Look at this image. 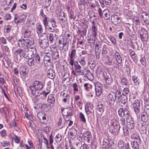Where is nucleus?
I'll return each mask as SVG.
<instances>
[{
  "instance_id": "nucleus-37",
  "label": "nucleus",
  "mask_w": 149,
  "mask_h": 149,
  "mask_svg": "<svg viewBox=\"0 0 149 149\" xmlns=\"http://www.w3.org/2000/svg\"><path fill=\"white\" fill-rule=\"evenodd\" d=\"M58 14H59L58 19L62 21H65L66 18L65 16V13L64 12H60Z\"/></svg>"
},
{
  "instance_id": "nucleus-49",
  "label": "nucleus",
  "mask_w": 149,
  "mask_h": 149,
  "mask_svg": "<svg viewBox=\"0 0 149 149\" xmlns=\"http://www.w3.org/2000/svg\"><path fill=\"white\" fill-rule=\"evenodd\" d=\"M69 17L70 19H73L74 20L75 19L76 16L74 15V12L72 10H70L68 12Z\"/></svg>"
},
{
  "instance_id": "nucleus-28",
  "label": "nucleus",
  "mask_w": 149,
  "mask_h": 149,
  "mask_svg": "<svg viewBox=\"0 0 149 149\" xmlns=\"http://www.w3.org/2000/svg\"><path fill=\"white\" fill-rule=\"evenodd\" d=\"M47 101L50 104V105L54 104L55 102V98L54 95L52 94H50L48 97Z\"/></svg>"
},
{
  "instance_id": "nucleus-14",
  "label": "nucleus",
  "mask_w": 149,
  "mask_h": 149,
  "mask_svg": "<svg viewBox=\"0 0 149 149\" xmlns=\"http://www.w3.org/2000/svg\"><path fill=\"white\" fill-rule=\"evenodd\" d=\"M52 51V58L54 60H57L59 58V55L58 50L55 47H53Z\"/></svg>"
},
{
  "instance_id": "nucleus-59",
  "label": "nucleus",
  "mask_w": 149,
  "mask_h": 149,
  "mask_svg": "<svg viewBox=\"0 0 149 149\" xmlns=\"http://www.w3.org/2000/svg\"><path fill=\"white\" fill-rule=\"evenodd\" d=\"M108 143L107 142L104 141H103L102 145V148L103 149H107L108 148Z\"/></svg>"
},
{
  "instance_id": "nucleus-42",
  "label": "nucleus",
  "mask_w": 149,
  "mask_h": 149,
  "mask_svg": "<svg viewBox=\"0 0 149 149\" xmlns=\"http://www.w3.org/2000/svg\"><path fill=\"white\" fill-rule=\"evenodd\" d=\"M17 19L19 21L20 23L24 22L26 20V17L25 15H23L20 16H17Z\"/></svg>"
},
{
  "instance_id": "nucleus-12",
  "label": "nucleus",
  "mask_w": 149,
  "mask_h": 149,
  "mask_svg": "<svg viewBox=\"0 0 149 149\" xmlns=\"http://www.w3.org/2000/svg\"><path fill=\"white\" fill-rule=\"evenodd\" d=\"M116 99V96H115V93L112 92L109 93L107 95V101L110 104H113Z\"/></svg>"
},
{
  "instance_id": "nucleus-40",
  "label": "nucleus",
  "mask_w": 149,
  "mask_h": 149,
  "mask_svg": "<svg viewBox=\"0 0 149 149\" xmlns=\"http://www.w3.org/2000/svg\"><path fill=\"white\" fill-rule=\"evenodd\" d=\"M105 80L106 82L109 84H111L112 83L113 81L111 75L105 77Z\"/></svg>"
},
{
  "instance_id": "nucleus-58",
  "label": "nucleus",
  "mask_w": 149,
  "mask_h": 149,
  "mask_svg": "<svg viewBox=\"0 0 149 149\" xmlns=\"http://www.w3.org/2000/svg\"><path fill=\"white\" fill-rule=\"evenodd\" d=\"M137 77L135 75H133L132 76V79L135 85H136L137 84H139V82L137 83Z\"/></svg>"
},
{
  "instance_id": "nucleus-63",
  "label": "nucleus",
  "mask_w": 149,
  "mask_h": 149,
  "mask_svg": "<svg viewBox=\"0 0 149 149\" xmlns=\"http://www.w3.org/2000/svg\"><path fill=\"white\" fill-rule=\"evenodd\" d=\"M120 119V124L123 126H124L125 125V118L121 117Z\"/></svg>"
},
{
  "instance_id": "nucleus-47",
  "label": "nucleus",
  "mask_w": 149,
  "mask_h": 149,
  "mask_svg": "<svg viewBox=\"0 0 149 149\" xmlns=\"http://www.w3.org/2000/svg\"><path fill=\"white\" fill-rule=\"evenodd\" d=\"M85 57H81L79 59V62L81 65L82 66H84L86 64V62L85 60Z\"/></svg>"
},
{
  "instance_id": "nucleus-1",
  "label": "nucleus",
  "mask_w": 149,
  "mask_h": 149,
  "mask_svg": "<svg viewBox=\"0 0 149 149\" xmlns=\"http://www.w3.org/2000/svg\"><path fill=\"white\" fill-rule=\"evenodd\" d=\"M43 85L40 81L35 80L33 81L32 85L29 86V88L31 91V94L36 101L39 100V97H40L41 93V90L43 88Z\"/></svg>"
},
{
  "instance_id": "nucleus-43",
  "label": "nucleus",
  "mask_w": 149,
  "mask_h": 149,
  "mask_svg": "<svg viewBox=\"0 0 149 149\" xmlns=\"http://www.w3.org/2000/svg\"><path fill=\"white\" fill-rule=\"evenodd\" d=\"M143 19L145 23L147 24H149V15L146 14L144 16H143Z\"/></svg>"
},
{
  "instance_id": "nucleus-33",
  "label": "nucleus",
  "mask_w": 149,
  "mask_h": 149,
  "mask_svg": "<svg viewBox=\"0 0 149 149\" xmlns=\"http://www.w3.org/2000/svg\"><path fill=\"white\" fill-rule=\"evenodd\" d=\"M70 135L71 136L72 138H74L77 135V131L74 129H71L69 133Z\"/></svg>"
},
{
  "instance_id": "nucleus-10",
  "label": "nucleus",
  "mask_w": 149,
  "mask_h": 149,
  "mask_svg": "<svg viewBox=\"0 0 149 149\" xmlns=\"http://www.w3.org/2000/svg\"><path fill=\"white\" fill-rule=\"evenodd\" d=\"M134 112L137 117L140 115V111L141 109V105L140 101L138 100H135L133 104Z\"/></svg>"
},
{
  "instance_id": "nucleus-5",
  "label": "nucleus",
  "mask_w": 149,
  "mask_h": 149,
  "mask_svg": "<svg viewBox=\"0 0 149 149\" xmlns=\"http://www.w3.org/2000/svg\"><path fill=\"white\" fill-rule=\"evenodd\" d=\"M61 111L62 115L65 120L66 121L69 120L70 116L72 115V111L70 107L62 108Z\"/></svg>"
},
{
  "instance_id": "nucleus-55",
  "label": "nucleus",
  "mask_w": 149,
  "mask_h": 149,
  "mask_svg": "<svg viewBox=\"0 0 149 149\" xmlns=\"http://www.w3.org/2000/svg\"><path fill=\"white\" fill-rule=\"evenodd\" d=\"M120 83L122 85H127L128 82L125 78H122L121 79Z\"/></svg>"
},
{
  "instance_id": "nucleus-60",
  "label": "nucleus",
  "mask_w": 149,
  "mask_h": 149,
  "mask_svg": "<svg viewBox=\"0 0 149 149\" xmlns=\"http://www.w3.org/2000/svg\"><path fill=\"white\" fill-rule=\"evenodd\" d=\"M49 21L53 27L54 28L56 26V23L54 19L53 18H52L49 19Z\"/></svg>"
},
{
  "instance_id": "nucleus-45",
  "label": "nucleus",
  "mask_w": 149,
  "mask_h": 149,
  "mask_svg": "<svg viewBox=\"0 0 149 149\" xmlns=\"http://www.w3.org/2000/svg\"><path fill=\"white\" fill-rule=\"evenodd\" d=\"M108 37L113 45H116V42L114 37L111 35L108 36Z\"/></svg>"
},
{
  "instance_id": "nucleus-30",
  "label": "nucleus",
  "mask_w": 149,
  "mask_h": 149,
  "mask_svg": "<svg viewBox=\"0 0 149 149\" xmlns=\"http://www.w3.org/2000/svg\"><path fill=\"white\" fill-rule=\"evenodd\" d=\"M33 33L29 30L25 31L24 34V37L27 38L31 37L33 35Z\"/></svg>"
},
{
  "instance_id": "nucleus-31",
  "label": "nucleus",
  "mask_w": 149,
  "mask_h": 149,
  "mask_svg": "<svg viewBox=\"0 0 149 149\" xmlns=\"http://www.w3.org/2000/svg\"><path fill=\"white\" fill-rule=\"evenodd\" d=\"M138 141H133L131 142V146L133 149H139V146L138 144Z\"/></svg>"
},
{
  "instance_id": "nucleus-39",
  "label": "nucleus",
  "mask_w": 149,
  "mask_h": 149,
  "mask_svg": "<svg viewBox=\"0 0 149 149\" xmlns=\"http://www.w3.org/2000/svg\"><path fill=\"white\" fill-rule=\"evenodd\" d=\"M36 29L38 34H41L42 33L43 29L41 24H38L37 25Z\"/></svg>"
},
{
  "instance_id": "nucleus-62",
  "label": "nucleus",
  "mask_w": 149,
  "mask_h": 149,
  "mask_svg": "<svg viewBox=\"0 0 149 149\" xmlns=\"http://www.w3.org/2000/svg\"><path fill=\"white\" fill-rule=\"evenodd\" d=\"M145 113L149 116V105H146L144 107Z\"/></svg>"
},
{
  "instance_id": "nucleus-23",
  "label": "nucleus",
  "mask_w": 149,
  "mask_h": 149,
  "mask_svg": "<svg viewBox=\"0 0 149 149\" xmlns=\"http://www.w3.org/2000/svg\"><path fill=\"white\" fill-rule=\"evenodd\" d=\"M138 127L141 133L144 134L146 132V130L145 127L143 125V124L139 123L138 124Z\"/></svg>"
},
{
  "instance_id": "nucleus-54",
  "label": "nucleus",
  "mask_w": 149,
  "mask_h": 149,
  "mask_svg": "<svg viewBox=\"0 0 149 149\" xmlns=\"http://www.w3.org/2000/svg\"><path fill=\"white\" fill-rule=\"evenodd\" d=\"M11 26L10 25H6L4 26V30L6 33H8L11 31Z\"/></svg>"
},
{
  "instance_id": "nucleus-61",
  "label": "nucleus",
  "mask_w": 149,
  "mask_h": 149,
  "mask_svg": "<svg viewBox=\"0 0 149 149\" xmlns=\"http://www.w3.org/2000/svg\"><path fill=\"white\" fill-rule=\"evenodd\" d=\"M51 56H45L44 58V61L50 63L51 61Z\"/></svg>"
},
{
  "instance_id": "nucleus-22",
  "label": "nucleus",
  "mask_w": 149,
  "mask_h": 149,
  "mask_svg": "<svg viewBox=\"0 0 149 149\" xmlns=\"http://www.w3.org/2000/svg\"><path fill=\"white\" fill-rule=\"evenodd\" d=\"M104 105L101 103H99L97 106V110L99 113L102 114L104 112Z\"/></svg>"
},
{
  "instance_id": "nucleus-20",
  "label": "nucleus",
  "mask_w": 149,
  "mask_h": 149,
  "mask_svg": "<svg viewBox=\"0 0 149 149\" xmlns=\"http://www.w3.org/2000/svg\"><path fill=\"white\" fill-rule=\"evenodd\" d=\"M131 139L135 140L134 141H140V138L139 134L135 131H134L132 132L131 135Z\"/></svg>"
},
{
  "instance_id": "nucleus-6",
  "label": "nucleus",
  "mask_w": 149,
  "mask_h": 149,
  "mask_svg": "<svg viewBox=\"0 0 149 149\" xmlns=\"http://www.w3.org/2000/svg\"><path fill=\"white\" fill-rule=\"evenodd\" d=\"M58 46L60 50L63 49L65 51L67 50L69 47V41L63 38H60L59 39Z\"/></svg>"
},
{
  "instance_id": "nucleus-21",
  "label": "nucleus",
  "mask_w": 149,
  "mask_h": 149,
  "mask_svg": "<svg viewBox=\"0 0 149 149\" xmlns=\"http://www.w3.org/2000/svg\"><path fill=\"white\" fill-rule=\"evenodd\" d=\"M106 20H109L110 18V13L108 10L106 9L104 10L102 12V17Z\"/></svg>"
},
{
  "instance_id": "nucleus-51",
  "label": "nucleus",
  "mask_w": 149,
  "mask_h": 149,
  "mask_svg": "<svg viewBox=\"0 0 149 149\" xmlns=\"http://www.w3.org/2000/svg\"><path fill=\"white\" fill-rule=\"evenodd\" d=\"M80 68H82L81 67L77 61H76L74 64V70L75 72H76L77 70Z\"/></svg>"
},
{
  "instance_id": "nucleus-24",
  "label": "nucleus",
  "mask_w": 149,
  "mask_h": 149,
  "mask_svg": "<svg viewBox=\"0 0 149 149\" xmlns=\"http://www.w3.org/2000/svg\"><path fill=\"white\" fill-rule=\"evenodd\" d=\"M92 109L91 104L89 103H87L85 106V111L87 115L91 113V110Z\"/></svg>"
},
{
  "instance_id": "nucleus-50",
  "label": "nucleus",
  "mask_w": 149,
  "mask_h": 149,
  "mask_svg": "<svg viewBox=\"0 0 149 149\" xmlns=\"http://www.w3.org/2000/svg\"><path fill=\"white\" fill-rule=\"evenodd\" d=\"M79 117L81 121L84 123H86V119L84 114L81 112L79 113Z\"/></svg>"
},
{
  "instance_id": "nucleus-18",
  "label": "nucleus",
  "mask_w": 149,
  "mask_h": 149,
  "mask_svg": "<svg viewBox=\"0 0 149 149\" xmlns=\"http://www.w3.org/2000/svg\"><path fill=\"white\" fill-rule=\"evenodd\" d=\"M111 20L112 23L114 25H116L120 22V17L118 15H114L111 16Z\"/></svg>"
},
{
  "instance_id": "nucleus-36",
  "label": "nucleus",
  "mask_w": 149,
  "mask_h": 149,
  "mask_svg": "<svg viewBox=\"0 0 149 149\" xmlns=\"http://www.w3.org/2000/svg\"><path fill=\"white\" fill-rule=\"evenodd\" d=\"M76 49H72L71 51L70 54H69V56L70 58H74L76 56Z\"/></svg>"
},
{
  "instance_id": "nucleus-44",
  "label": "nucleus",
  "mask_w": 149,
  "mask_h": 149,
  "mask_svg": "<svg viewBox=\"0 0 149 149\" xmlns=\"http://www.w3.org/2000/svg\"><path fill=\"white\" fill-rule=\"evenodd\" d=\"M52 49V48H51L50 50L47 49V48L45 49L44 51V52L45 54V56H51L52 54L51 50Z\"/></svg>"
},
{
  "instance_id": "nucleus-29",
  "label": "nucleus",
  "mask_w": 149,
  "mask_h": 149,
  "mask_svg": "<svg viewBox=\"0 0 149 149\" xmlns=\"http://www.w3.org/2000/svg\"><path fill=\"white\" fill-rule=\"evenodd\" d=\"M96 37H93L92 36H91V37H88V38L87 39L88 42L89 44L91 46L94 45V44L95 41Z\"/></svg>"
},
{
  "instance_id": "nucleus-7",
  "label": "nucleus",
  "mask_w": 149,
  "mask_h": 149,
  "mask_svg": "<svg viewBox=\"0 0 149 149\" xmlns=\"http://www.w3.org/2000/svg\"><path fill=\"white\" fill-rule=\"evenodd\" d=\"M31 49L32 50L29 51V53L32 54L33 57H35L33 58V62L34 63L36 62L37 64H35L34 67H37L40 65V56L38 54H36V50L34 48L32 47L31 48Z\"/></svg>"
},
{
  "instance_id": "nucleus-16",
  "label": "nucleus",
  "mask_w": 149,
  "mask_h": 149,
  "mask_svg": "<svg viewBox=\"0 0 149 149\" xmlns=\"http://www.w3.org/2000/svg\"><path fill=\"white\" fill-rule=\"evenodd\" d=\"M91 36L93 37H96L97 34V26L94 21L92 22V25L91 29Z\"/></svg>"
},
{
  "instance_id": "nucleus-64",
  "label": "nucleus",
  "mask_w": 149,
  "mask_h": 149,
  "mask_svg": "<svg viewBox=\"0 0 149 149\" xmlns=\"http://www.w3.org/2000/svg\"><path fill=\"white\" fill-rule=\"evenodd\" d=\"M54 35L53 34L51 33L49 36V39L51 42H53L54 40Z\"/></svg>"
},
{
  "instance_id": "nucleus-3",
  "label": "nucleus",
  "mask_w": 149,
  "mask_h": 149,
  "mask_svg": "<svg viewBox=\"0 0 149 149\" xmlns=\"http://www.w3.org/2000/svg\"><path fill=\"white\" fill-rule=\"evenodd\" d=\"M35 42L33 39H21L18 40L17 45L20 47L25 48L29 46H33L34 45Z\"/></svg>"
},
{
  "instance_id": "nucleus-9",
  "label": "nucleus",
  "mask_w": 149,
  "mask_h": 149,
  "mask_svg": "<svg viewBox=\"0 0 149 149\" xmlns=\"http://www.w3.org/2000/svg\"><path fill=\"white\" fill-rule=\"evenodd\" d=\"M139 28L138 33L139 34L141 40L142 41H147L148 38V35L147 31L143 28Z\"/></svg>"
},
{
  "instance_id": "nucleus-56",
  "label": "nucleus",
  "mask_w": 149,
  "mask_h": 149,
  "mask_svg": "<svg viewBox=\"0 0 149 149\" xmlns=\"http://www.w3.org/2000/svg\"><path fill=\"white\" fill-rule=\"evenodd\" d=\"M108 49V47H107V46L106 45H104L103 46V48L102 49V55L104 54H106L107 53V50Z\"/></svg>"
},
{
  "instance_id": "nucleus-41",
  "label": "nucleus",
  "mask_w": 149,
  "mask_h": 149,
  "mask_svg": "<svg viewBox=\"0 0 149 149\" xmlns=\"http://www.w3.org/2000/svg\"><path fill=\"white\" fill-rule=\"evenodd\" d=\"M129 129L128 127L126 126L123 127V130L124 135L125 136H127L129 135Z\"/></svg>"
},
{
  "instance_id": "nucleus-26",
  "label": "nucleus",
  "mask_w": 149,
  "mask_h": 149,
  "mask_svg": "<svg viewBox=\"0 0 149 149\" xmlns=\"http://www.w3.org/2000/svg\"><path fill=\"white\" fill-rule=\"evenodd\" d=\"M115 55L116 61L119 63H121L122 61V58L121 57L120 53L117 51H116Z\"/></svg>"
},
{
  "instance_id": "nucleus-4",
  "label": "nucleus",
  "mask_w": 149,
  "mask_h": 149,
  "mask_svg": "<svg viewBox=\"0 0 149 149\" xmlns=\"http://www.w3.org/2000/svg\"><path fill=\"white\" fill-rule=\"evenodd\" d=\"M49 42L48 37L44 33L41 37H40L38 43L41 48L45 49L47 48L49 45Z\"/></svg>"
},
{
  "instance_id": "nucleus-13",
  "label": "nucleus",
  "mask_w": 149,
  "mask_h": 149,
  "mask_svg": "<svg viewBox=\"0 0 149 149\" xmlns=\"http://www.w3.org/2000/svg\"><path fill=\"white\" fill-rule=\"evenodd\" d=\"M82 137L86 142L89 143L92 139V136L90 132L85 131L84 132L82 135Z\"/></svg>"
},
{
  "instance_id": "nucleus-48",
  "label": "nucleus",
  "mask_w": 149,
  "mask_h": 149,
  "mask_svg": "<svg viewBox=\"0 0 149 149\" xmlns=\"http://www.w3.org/2000/svg\"><path fill=\"white\" fill-rule=\"evenodd\" d=\"M95 51L96 58L97 59H99L100 57L101 50L95 49Z\"/></svg>"
},
{
  "instance_id": "nucleus-19",
  "label": "nucleus",
  "mask_w": 149,
  "mask_h": 149,
  "mask_svg": "<svg viewBox=\"0 0 149 149\" xmlns=\"http://www.w3.org/2000/svg\"><path fill=\"white\" fill-rule=\"evenodd\" d=\"M47 76L48 78L54 79L55 77V73L54 70L52 69H49L47 71Z\"/></svg>"
},
{
  "instance_id": "nucleus-53",
  "label": "nucleus",
  "mask_w": 149,
  "mask_h": 149,
  "mask_svg": "<svg viewBox=\"0 0 149 149\" xmlns=\"http://www.w3.org/2000/svg\"><path fill=\"white\" fill-rule=\"evenodd\" d=\"M61 139L62 136L61 135L58 134L56 136L55 138V140L56 142H59L61 141Z\"/></svg>"
},
{
  "instance_id": "nucleus-57",
  "label": "nucleus",
  "mask_w": 149,
  "mask_h": 149,
  "mask_svg": "<svg viewBox=\"0 0 149 149\" xmlns=\"http://www.w3.org/2000/svg\"><path fill=\"white\" fill-rule=\"evenodd\" d=\"M134 24H136V30H139V27H139V26H140V20L139 19H136L134 21Z\"/></svg>"
},
{
  "instance_id": "nucleus-35",
  "label": "nucleus",
  "mask_w": 149,
  "mask_h": 149,
  "mask_svg": "<svg viewBox=\"0 0 149 149\" xmlns=\"http://www.w3.org/2000/svg\"><path fill=\"white\" fill-rule=\"evenodd\" d=\"M33 55H31V57L27 61V63L30 66H34V65L35 64H37L36 62L34 63V64L33 62V58L32 57Z\"/></svg>"
},
{
  "instance_id": "nucleus-27",
  "label": "nucleus",
  "mask_w": 149,
  "mask_h": 149,
  "mask_svg": "<svg viewBox=\"0 0 149 149\" xmlns=\"http://www.w3.org/2000/svg\"><path fill=\"white\" fill-rule=\"evenodd\" d=\"M20 73L21 77H23L24 78L25 77L28 73L25 67H22L20 68Z\"/></svg>"
},
{
  "instance_id": "nucleus-11",
  "label": "nucleus",
  "mask_w": 149,
  "mask_h": 149,
  "mask_svg": "<svg viewBox=\"0 0 149 149\" xmlns=\"http://www.w3.org/2000/svg\"><path fill=\"white\" fill-rule=\"evenodd\" d=\"M103 87L102 85L99 82H97L95 84V90L96 95L100 96L102 93Z\"/></svg>"
},
{
  "instance_id": "nucleus-34",
  "label": "nucleus",
  "mask_w": 149,
  "mask_h": 149,
  "mask_svg": "<svg viewBox=\"0 0 149 149\" xmlns=\"http://www.w3.org/2000/svg\"><path fill=\"white\" fill-rule=\"evenodd\" d=\"M102 42L98 41L96 42L95 47V49L101 50L102 48Z\"/></svg>"
},
{
  "instance_id": "nucleus-17",
  "label": "nucleus",
  "mask_w": 149,
  "mask_h": 149,
  "mask_svg": "<svg viewBox=\"0 0 149 149\" xmlns=\"http://www.w3.org/2000/svg\"><path fill=\"white\" fill-rule=\"evenodd\" d=\"M118 101L120 100L121 102L124 105L127 102V96L124 93L120 95L117 97Z\"/></svg>"
},
{
  "instance_id": "nucleus-38",
  "label": "nucleus",
  "mask_w": 149,
  "mask_h": 149,
  "mask_svg": "<svg viewBox=\"0 0 149 149\" xmlns=\"http://www.w3.org/2000/svg\"><path fill=\"white\" fill-rule=\"evenodd\" d=\"M129 52L132 58L133 59V61H135V60H136L137 58V56H135V53L131 49H130Z\"/></svg>"
},
{
  "instance_id": "nucleus-8",
  "label": "nucleus",
  "mask_w": 149,
  "mask_h": 149,
  "mask_svg": "<svg viewBox=\"0 0 149 149\" xmlns=\"http://www.w3.org/2000/svg\"><path fill=\"white\" fill-rule=\"evenodd\" d=\"M118 113L120 117H123L125 116L126 117V118L127 120L131 118L130 113L126 108L123 109L122 108H120L118 110Z\"/></svg>"
},
{
  "instance_id": "nucleus-2",
  "label": "nucleus",
  "mask_w": 149,
  "mask_h": 149,
  "mask_svg": "<svg viewBox=\"0 0 149 149\" xmlns=\"http://www.w3.org/2000/svg\"><path fill=\"white\" fill-rule=\"evenodd\" d=\"M120 128V125L118 123L116 120L113 119L111 120L109 129L112 134L114 135H118Z\"/></svg>"
},
{
  "instance_id": "nucleus-15",
  "label": "nucleus",
  "mask_w": 149,
  "mask_h": 149,
  "mask_svg": "<svg viewBox=\"0 0 149 149\" xmlns=\"http://www.w3.org/2000/svg\"><path fill=\"white\" fill-rule=\"evenodd\" d=\"M37 117L40 122L43 124H45V121L46 120V115L42 112H39L37 113Z\"/></svg>"
},
{
  "instance_id": "nucleus-52",
  "label": "nucleus",
  "mask_w": 149,
  "mask_h": 149,
  "mask_svg": "<svg viewBox=\"0 0 149 149\" xmlns=\"http://www.w3.org/2000/svg\"><path fill=\"white\" fill-rule=\"evenodd\" d=\"M81 68H80L79 69H78L76 72L79 73L80 75H84V70H86V68H83V69H81Z\"/></svg>"
},
{
  "instance_id": "nucleus-32",
  "label": "nucleus",
  "mask_w": 149,
  "mask_h": 149,
  "mask_svg": "<svg viewBox=\"0 0 149 149\" xmlns=\"http://www.w3.org/2000/svg\"><path fill=\"white\" fill-rule=\"evenodd\" d=\"M148 115L146 114V113L143 112L141 114V120L145 122H146L148 120Z\"/></svg>"
},
{
  "instance_id": "nucleus-46",
  "label": "nucleus",
  "mask_w": 149,
  "mask_h": 149,
  "mask_svg": "<svg viewBox=\"0 0 149 149\" xmlns=\"http://www.w3.org/2000/svg\"><path fill=\"white\" fill-rule=\"evenodd\" d=\"M61 95L64 98H70V96L69 94L67 93V92L66 91H62L61 93Z\"/></svg>"
},
{
  "instance_id": "nucleus-25",
  "label": "nucleus",
  "mask_w": 149,
  "mask_h": 149,
  "mask_svg": "<svg viewBox=\"0 0 149 149\" xmlns=\"http://www.w3.org/2000/svg\"><path fill=\"white\" fill-rule=\"evenodd\" d=\"M130 120L129 122L127 121V127L129 129H133L134 127V118L131 116V118L130 119Z\"/></svg>"
}]
</instances>
